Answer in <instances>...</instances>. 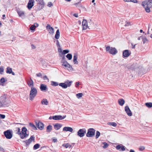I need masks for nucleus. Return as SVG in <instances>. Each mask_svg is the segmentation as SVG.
<instances>
[{
  "label": "nucleus",
  "instance_id": "1",
  "mask_svg": "<svg viewBox=\"0 0 152 152\" xmlns=\"http://www.w3.org/2000/svg\"><path fill=\"white\" fill-rule=\"evenodd\" d=\"M142 5L147 12H150V9L152 7V0H146L142 3Z\"/></svg>",
  "mask_w": 152,
  "mask_h": 152
},
{
  "label": "nucleus",
  "instance_id": "2",
  "mask_svg": "<svg viewBox=\"0 0 152 152\" xmlns=\"http://www.w3.org/2000/svg\"><path fill=\"white\" fill-rule=\"evenodd\" d=\"M37 94V89L34 87H31V89L30 91L29 99L32 100L36 96Z\"/></svg>",
  "mask_w": 152,
  "mask_h": 152
},
{
  "label": "nucleus",
  "instance_id": "3",
  "mask_svg": "<svg viewBox=\"0 0 152 152\" xmlns=\"http://www.w3.org/2000/svg\"><path fill=\"white\" fill-rule=\"evenodd\" d=\"M106 51L111 54L114 55L118 53L117 49L114 47H110V46H107L106 48Z\"/></svg>",
  "mask_w": 152,
  "mask_h": 152
},
{
  "label": "nucleus",
  "instance_id": "4",
  "mask_svg": "<svg viewBox=\"0 0 152 152\" xmlns=\"http://www.w3.org/2000/svg\"><path fill=\"white\" fill-rule=\"evenodd\" d=\"M21 132L20 133V136L21 139H23L25 137H27L28 136V134L26 133L27 129L25 127H24L22 129Z\"/></svg>",
  "mask_w": 152,
  "mask_h": 152
},
{
  "label": "nucleus",
  "instance_id": "5",
  "mask_svg": "<svg viewBox=\"0 0 152 152\" xmlns=\"http://www.w3.org/2000/svg\"><path fill=\"white\" fill-rule=\"evenodd\" d=\"M38 2L37 6V10H40L42 9L45 5V3L43 0H36Z\"/></svg>",
  "mask_w": 152,
  "mask_h": 152
},
{
  "label": "nucleus",
  "instance_id": "6",
  "mask_svg": "<svg viewBox=\"0 0 152 152\" xmlns=\"http://www.w3.org/2000/svg\"><path fill=\"white\" fill-rule=\"evenodd\" d=\"M72 82L67 80L64 83H61L59 84V85L64 88H66L67 87H69L71 85Z\"/></svg>",
  "mask_w": 152,
  "mask_h": 152
},
{
  "label": "nucleus",
  "instance_id": "7",
  "mask_svg": "<svg viewBox=\"0 0 152 152\" xmlns=\"http://www.w3.org/2000/svg\"><path fill=\"white\" fill-rule=\"evenodd\" d=\"M4 134L5 137L7 139H10L12 137V130H7L4 132Z\"/></svg>",
  "mask_w": 152,
  "mask_h": 152
},
{
  "label": "nucleus",
  "instance_id": "8",
  "mask_svg": "<svg viewBox=\"0 0 152 152\" xmlns=\"http://www.w3.org/2000/svg\"><path fill=\"white\" fill-rule=\"evenodd\" d=\"M95 130L93 128H89L88 129L86 136L88 137H93L95 135Z\"/></svg>",
  "mask_w": 152,
  "mask_h": 152
},
{
  "label": "nucleus",
  "instance_id": "9",
  "mask_svg": "<svg viewBox=\"0 0 152 152\" xmlns=\"http://www.w3.org/2000/svg\"><path fill=\"white\" fill-rule=\"evenodd\" d=\"M1 103L2 104V107L8 106L10 102H7L6 97L5 96H3L1 97Z\"/></svg>",
  "mask_w": 152,
  "mask_h": 152
},
{
  "label": "nucleus",
  "instance_id": "10",
  "mask_svg": "<svg viewBox=\"0 0 152 152\" xmlns=\"http://www.w3.org/2000/svg\"><path fill=\"white\" fill-rule=\"evenodd\" d=\"M86 133V130L85 128L80 129L77 132V136L80 137H83Z\"/></svg>",
  "mask_w": 152,
  "mask_h": 152
},
{
  "label": "nucleus",
  "instance_id": "11",
  "mask_svg": "<svg viewBox=\"0 0 152 152\" xmlns=\"http://www.w3.org/2000/svg\"><path fill=\"white\" fill-rule=\"evenodd\" d=\"M35 140V137L34 136H31L29 139L23 141V142H25L26 144V147H28L29 145L32 142V141H34Z\"/></svg>",
  "mask_w": 152,
  "mask_h": 152
},
{
  "label": "nucleus",
  "instance_id": "12",
  "mask_svg": "<svg viewBox=\"0 0 152 152\" xmlns=\"http://www.w3.org/2000/svg\"><path fill=\"white\" fill-rule=\"evenodd\" d=\"M35 124L37 128L40 130L44 129V124L40 121H35Z\"/></svg>",
  "mask_w": 152,
  "mask_h": 152
},
{
  "label": "nucleus",
  "instance_id": "13",
  "mask_svg": "<svg viewBox=\"0 0 152 152\" xmlns=\"http://www.w3.org/2000/svg\"><path fill=\"white\" fill-rule=\"evenodd\" d=\"M66 117V115H63V116L61 115H56L53 116L52 118L53 120H62L65 118Z\"/></svg>",
  "mask_w": 152,
  "mask_h": 152
},
{
  "label": "nucleus",
  "instance_id": "14",
  "mask_svg": "<svg viewBox=\"0 0 152 152\" xmlns=\"http://www.w3.org/2000/svg\"><path fill=\"white\" fill-rule=\"evenodd\" d=\"M34 0H29L27 7L29 10L31 9L34 5Z\"/></svg>",
  "mask_w": 152,
  "mask_h": 152
},
{
  "label": "nucleus",
  "instance_id": "15",
  "mask_svg": "<svg viewBox=\"0 0 152 152\" xmlns=\"http://www.w3.org/2000/svg\"><path fill=\"white\" fill-rule=\"evenodd\" d=\"M47 29L49 31V33L51 34H53L54 33V28L51 27L50 24H48L46 27Z\"/></svg>",
  "mask_w": 152,
  "mask_h": 152
},
{
  "label": "nucleus",
  "instance_id": "16",
  "mask_svg": "<svg viewBox=\"0 0 152 152\" xmlns=\"http://www.w3.org/2000/svg\"><path fill=\"white\" fill-rule=\"evenodd\" d=\"M131 54V52L128 50H124L123 53V57H128Z\"/></svg>",
  "mask_w": 152,
  "mask_h": 152
},
{
  "label": "nucleus",
  "instance_id": "17",
  "mask_svg": "<svg viewBox=\"0 0 152 152\" xmlns=\"http://www.w3.org/2000/svg\"><path fill=\"white\" fill-rule=\"evenodd\" d=\"M82 25L83 26V30H85L87 28V27H89V26H88L87 21L86 20L84 19L83 20Z\"/></svg>",
  "mask_w": 152,
  "mask_h": 152
},
{
  "label": "nucleus",
  "instance_id": "18",
  "mask_svg": "<svg viewBox=\"0 0 152 152\" xmlns=\"http://www.w3.org/2000/svg\"><path fill=\"white\" fill-rule=\"evenodd\" d=\"M125 110L128 116H130L132 115V113L128 106H126L125 107Z\"/></svg>",
  "mask_w": 152,
  "mask_h": 152
},
{
  "label": "nucleus",
  "instance_id": "19",
  "mask_svg": "<svg viewBox=\"0 0 152 152\" xmlns=\"http://www.w3.org/2000/svg\"><path fill=\"white\" fill-rule=\"evenodd\" d=\"M78 54L77 53H75L74 54V56H73V61L74 64H78V62L77 61V58Z\"/></svg>",
  "mask_w": 152,
  "mask_h": 152
},
{
  "label": "nucleus",
  "instance_id": "20",
  "mask_svg": "<svg viewBox=\"0 0 152 152\" xmlns=\"http://www.w3.org/2000/svg\"><path fill=\"white\" fill-rule=\"evenodd\" d=\"M118 145L116 146V148L117 150H120V151H124L125 150V147L122 145Z\"/></svg>",
  "mask_w": 152,
  "mask_h": 152
},
{
  "label": "nucleus",
  "instance_id": "21",
  "mask_svg": "<svg viewBox=\"0 0 152 152\" xmlns=\"http://www.w3.org/2000/svg\"><path fill=\"white\" fill-rule=\"evenodd\" d=\"M39 25L37 23H34L33 25H31L29 29L32 31H34L36 28Z\"/></svg>",
  "mask_w": 152,
  "mask_h": 152
},
{
  "label": "nucleus",
  "instance_id": "22",
  "mask_svg": "<svg viewBox=\"0 0 152 152\" xmlns=\"http://www.w3.org/2000/svg\"><path fill=\"white\" fill-rule=\"evenodd\" d=\"M27 84L29 87H33L34 82L31 78H30V80L27 81Z\"/></svg>",
  "mask_w": 152,
  "mask_h": 152
},
{
  "label": "nucleus",
  "instance_id": "23",
  "mask_svg": "<svg viewBox=\"0 0 152 152\" xmlns=\"http://www.w3.org/2000/svg\"><path fill=\"white\" fill-rule=\"evenodd\" d=\"M63 131H69L72 132L73 131V129L72 128L69 127H65L63 129Z\"/></svg>",
  "mask_w": 152,
  "mask_h": 152
},
{
  "label": "nucleus",
  "instance_id": "24",
  "mask_svg": "<svg viewBox=\"0 0 152 152\" xmlns=\"http://www.w3.org/2000/svg\"><path fill=\"white\" fill-rule=\"evenodd\" d=\"M62 126V125L59 124H56L54 125V127L55 129L58 130L60 129Z\"/></svg>",
  "mask_w": 152,
  "mask_h": 152
},
{
  "label": "nucleus",
  "instance_id": "25",
  "mask_svg": "<svg viewBox=\"0 0 152 152\" xmlns=\"http://www.w3.org/2000/svg\"><path fill=\"white\" fill-rule=\"evenodd\" d=\"M40 88L41 91H43L47 89V86L44 84H41L40 86Z\"/></svg>",
  "mask_w": 152,
  "mask_h": 152
},
{
  "label": "nucleus",
  "instance_id": "26",
  "mask_svg": "<svg viewBox=\"0 0 152 152\" xmlns=\"http://www.w3.org/2000/svg\"><path fill=\"white\" fill-rule=\"evenodd\" d=\"M118 104L121 106H122L125 103V101L123 99H119L118 100Z\"/></svg>",
  "mask_w": 152,
  "mask_h": 152
},
{
  "label": "nucleus",
  "instance_id": "27",
  "mask_svg": "<svg viewBox=\"0 0 152 152\" xmlns=\"http://www.w3.org/2000/svg\"><path fill=\"white\" fill-rule=\"evenodd\" d=\"M7 80H5L4 77H2L0 80V85L3 86L4 83H5Z\"/></svg>",
  "mask_w": 152,
  "mask_h": 152
},
{
  "label": "nucleus",
  "instance_id": "28",
  "mask_svg": "<svg viewBox=\"0 0 152 152\" xmlns=\"http://www.w3.org/2000/svg\"><path fill=\"white\" fill-rule=\"evenodd\" d=\"M60 37V32L59 29H58L56 31L55 38L56 39H58Z\"/></svg>",
  "mask_w": 152,
  "mask_h": 152
},
{
  "label": "nucleus",
  "instance_id": "29",
  "mask_svg": "<svg viewBox=\"0 0 152 152\" xmlns=\"http://www.w3.org/2000/svg\"><path fill=\"white\" fill-rule=\"evenodd\" d=\"M41 104H45V105H47L48 104V102L47 100L45 99H43L41 102Z\"/></svg>",
  "mask_w": 152,
  "mask_h": 152
},
{
  "label": "nucleus",
  "instance_id": "30",
  "mask_svg": "<svg viewBox=\"0 0 152 152\" xmlns=\"http://www.w3.org/2000/svg\"><path fill=\"white\" fill-rule=\"evenodd\" d=\"M52 129V126L51 125H49L47 127L46 131L47 132H50Z\"/></svg>",
  "mask_w": 152,
  "mask_h": 152
},
{
  "label": "nucleus",
  "instance_id": "31",
  "mask_svg": "<svg viewBox=\"0 0 152 152\" xmlns=\"http://www.w3.org/2000/svg\"><path fill=\"white\" fill-rule=\"evenodd\" d=\"M12 68H10L9 67H7L6 71L7 73L10 74L11 73H12Z\"/></svg>",
  "mask_w": 152,
  "mask_h": 152
},
{
  "label": "nucleus",
  "instance_id": "32",
  "mask_svg": "<svg viewBox=\"0 0 152 152\" xmlns=\"http://www.w3.org/2000/svg\"><path fill=\"white\" fill-rule=\"evenodd\" d=\"M62 146L65 147L66 148H67L68 147L70 148L72 146L71 145H70L69 143L63 144L62 145Z\"/></svg>",
  "mask_w": 152,
  "mask_h": 152
},
{
  "label": "nucleus",
  "instance_id": "33",
  "mask_svg": "<svg viewBox=\"0 0 152 152\" xmlns=\"http://www.w3.org/2000/svg\"><path fill=\"white\" fill-rule=\"evenodd\" d=\"M145 106L148 108H151L152 107V103L147 102L145 104Z\"/></svg>",
  "mask_w": 152,
  "mask_h": 152
},
{
  "label": "nucleus",
  "instance_id": "34",
  "mask_svg": "<svg viewBox=\"0 0 152 152\" xmlns=\"http://www.w3.org/2000/svg\"><path fill=\"white\" fill-rule=\"evenodd\" d=\"M40 145L39 144H36L34 145L33 147V149L34 150H36L38 148L40 147Z\"/></svg>",
  "mask_w": 152,
  "mask_h": 152
},
{
  "label": "nucleus",
  "instance_id": "35",
  "mask_svg": "<svg viewBox=\"0 0 152 152\" xmlns=\"http://www.w3.org/2000/svg\"><path fill=\"white\" fill-rule=\"evenodd\" d=\"M51 85L53 86H56L59 85V84L57 82L52 81L51 82Z\"/></svg>",
  "mask_w": 152,
  "mask_h": 152
},
{
  "label": "nucleus",
  "instance_id": "36",
  "mask_svg": "<svg viewBox=\"0 0 152 152\" xmlns=\"http://www.w3.org/2000/svg\"><path fill=\"white\" fill-rule=\"evenodd\" d=\"M29 126L31 127L32 129L34 130H36L37 129L36 126L34 125L31 123H29Z\"/></svg>",
  "mask_w": 152,
  "mask_h": 152
},
{
  "label": "nucleus",
  "instance_id": "37",
  "mask_svg": "<svg viewBox=\"0 0 152 152\" xmlns=\"http://www.w3.org/2000/svg\"><path fill=\"white\" fill-rule=\"evenodd\" d=\"M142 40L143 44H145L146 42H148V40L146 37H142Z\"/></svg>",
  "mask_w": 152,
  "mask_h": 152
},
{
  "label": "nucleus",
  "instance_id": "38",
  "mask_svg": "<svg viewBox=\"0 0 152 152\" xmlns=\"http://www.w3.org/2000/svg\"><path fill=\"white\" fill-rule=\"evenodd\" d=\"M17 12L20 17H21L24 15V12L23 11H17Z\"/></svg>",
  "mask_w": 152,
  "mask_h": 152
},
{
  "label": "nucleus",
  "instance_id": "39",
  "mask_svg": "<svg viewBox=\"0 0 152 152\" xmlns=\"http://www.w3.org/2000/svg\"><path fill=\"white\" fill-rule=\"evenodd\" d=\"M66 58L69 60H70L72 58V55L71 54L68 53L66 56Z\"/></svg>",
  "mask_w": 152,
  "mask_h": 152
},
{
  "label": "nucleus",
  "instance_id": "40",
  "mask_svg": "<svg viewBox=\"0 0 152 152\" xmlns=\"http://www.w3.org/2000/svg\"><path fill=\"white\" fill-rule=\"evenodd\" d=\"M68 63L67 62V61H66L64 60L63 62H62V65L63 66H64L66 68V66H67Z\"/></svg>",
  "mask_w": 152,
  "mask_h": 152
},
{
  "label": "nucleus",
  "instance_id": "41",
  "mask_svg": "<svg viewBox=\"0 0 152 152\" xmlns=\"http://www.w3.org/2000/svg\"><path fill=\"white\" fill-rule=\"evenodd\" d=\"M79 1L77 3H75L73 4V5L75 6L76 7H81V1L80 0H79Z\"/></svg>",
  "mask_w": 152,
  "mask_h": 152
},
{
  "label": "nucleus",
  "instance_id": "42",
  "mask_svg": "<svg viewBox=\"0 0 152 152\" xmlns=\"http://www.w3.org/2000/svg\"><path fill=\"white\" fill-rule=\"evenodd\" d=\"M108 124L114 127H116L117 125V124L115 122H109V123Z\"/></svg>",
  "mask_w": 152,
  "mask_h": 152
},
{
  "label": "nucleus",
  "instance_id": "43",
  "mask_svg": "<svg viewBox=\"0 0 152 152\" xmlns=\"http://www.w3.org/2000/svg\"><path fill=\"white\" fill-rule=\"evenodd\" d=\"M103 144L104 145L102 147L104 148H107L109 146V145L106 142H103Z\"/></svg>",
  "mask_w": 152,
  "mask_h": 152
},
{
  "label": "nucleus",
  "instance_id": "44",
  "mask_svg": "<svg viewBox=\"0 0 152 152\" xmlns=\"http://www.w3.org/2000/svg\"><path fill=\"white\" fill-rule=\"evenodd\" d=\"M16 131H17V132H16V134H18L19 135L20 134V133L21 132V131H20V129L19 127H16Z\"/></svg>",
  "mask_w": 152,
  "mask_h": 152
},
{
  "label": "nucleus",
  "instance_id": "45",
  "mask_svg": "<svg viewBox=\"0 0 152 152\" xmlns=\"http://www.w3.org/2000/svg\"><path fill=\"white\" fill-rule=\"evenodd\" d=\"M4 69L3 66H0V74H3V72H4Z\"/></svg>",
  "mask_w": 152,
  "mask_h": 152
},
{
  "label": "nucleus",
  "instance_id": "46",
  "mask_svg": "<svg viewBox=\"0 0 152 152\" xmlns=\"http://www.w3.org/2000/svg\"><path fill=\"white\" fill-rule=\"evenodd\" d=\"M69 51L68 50H63L62 52V54H67L69 52Z\"/></svg>",
  "mask_w": 152,
  "mask_h": 152
},
{
  "label": "nucleus",
  "instance_id": "47",
  "mask_svg": "<svg viewBox=\"0 0 152 152\" xmlns=\"http://www.w3.org/2000/svg\"><path fill=\"white\" fill-rule=\"evenodd\" d=\"M100 133L98 131H96V138H98L100 135Z\"/></svg>",
  "mask_w": 152,
  "mask_h": 152
},
{
  "label": "nucleus",
  "instance_id": "48",
  "mask_svg": "<svg viewBox=\"0 0 152 152\" xmlns=\"http://www.w3.org/2000/svg\"><path fill=\"white\" fill-rule=\"evenodd\" d=\"M67 65V66H66V67L69 68L68 69L69 70H72V66L69 63H68V64Z\"/></svg>",
  "mask_w": 152,
  "mask_h": 152
},
{
  "label": "nucleus",
  "instance_id": "49",
  "mask_svg": "<svg viewBox=\"0 0 152 152\" xmlns=\"http://www.w3.org/2000/svg\"><path fill=\"white\" fill-rule=\"evenodd\" d=\"M83 95V94L82 93H78L76 94V96L78 98L81 97Z\"/></svg>",
  "mask_w": 152,
  "mask_h": 152
},
{
  "label": "nucleus",
  "instance_id": "50",
  "mask_svg": "<svg viewBox=\"0 0 152 152\" xmlns=\"http://www.w3.org/2000/svg\"><path fill=\"white\" fill-rule=\"evenodd\" d=\"M145 149V147L143 146H141L140 147L139 150L140 151H142Z\"/></svg>",
  "mask_w": 152,
  "mask_h": 152
},
{
  "label": "nucleus",
  "instance_id": "51",
  "mask_svg": "<svg viewBox=\"0 0 152 152\" xmlns=\"http://www.w3.org/2000/svg\"><path fill=\"white\" fill-rule=\"evenodd\" d=\"M53 5V4L51 2H48V7H51V6H52Z\"/></svg>",
  "mask_w": 152,
  "mask_h": 152
},
{
  "label": "nucleus",
  "instance_id": "52",
  "mask_svg": "<svg viewBox=\"0 0 152 152\" xmlns=\"http://www.w3.org/2000/svg\"><path fill=\"white\" fill-rule=\"evenodd\" d=\"M5 117V115H4L0 114V118H1L4 119Z\"/></svg>",
  "mask_w": 152,
  "mask_h": 152
},
{
  "label": "nucleus",
  "instance_id": "53",
  "mask_svg": "<svg viewBox=\"0 0 152 152\" xmlns=\"http://www.w3.org/2000/svg\"><path fill=\"white\" fill-rule=\"evenodd\" d=\"M56 42H57L56 45H57V47L58 48H60L61 46L60 45L58 41V40H57Z\"/></svg>",
  "mask_w": 152,
  "mask_h": 152
},
{
  "label": "nucleus",
  "instance_id": "54",
  "mask_svg": "<svg viewBox=\"0 0 152 152\" xmlns=\"http://www.w3.org/2000/svg\"><path fill=\"white\" fill-rule=\"evenodd\" d=\"M0 151L2 152H5L4 149L0 145Z\"/></svg>",
  "mask_w": 152,
  "mask_h": 152
},
{
  "label": "nucleus",
  "instance_id": "55",
  "mask_svg": "<svg viewBox=\"0 0 152 152\" xmlns=\"http://www.w3.org/2000/svg\"><path fill=\"white\" fill-rule=\"evenodd\" d=\"M43 79L45 80H48V81H49V79L47 77L46 75H45L43 77Z\"/></svg>",
  "mask_w": 152,
  "mask_h": 152
},
{
  "label": "nucleus",
  "instance_id": "56",
  "mask_svg": "<svg viewBox=\"0 0 152 152\" xmlns=\"http://www.w3.org/2000/svg\"><path fill=\"white\" fill-rule=\"evenodd\" d=\"M36 75L37 77H40L42 76V74L41 73H38Z\"/></svg>",
  "mask_w": 152,
  "mask_h": 152
},
{
  "label": "nucleus",
  "instance_id": "57",
  "mask_svg": "<svg viewBox=\"0 0 152 152\" xmlns=\"http://www.w3.org/2000/svg\"><path fill=\"white\" fill-rule=\"evenodd\" d=\"M130 2H132L134 3H137V0H130Z\"/></svg>",
  "mask_w": 152,
  "mask_h": 152
},
{
  "label": "nucleus",
  "instance_id": "58",
  "mask_svg": "<svg viewBox=\"0 0 152 152\" xmlns=\"http://www.w3.org/2000/svg\"><path fill=\"white\" fill-rule=\"evenodd\" d=\"M58 48V51L59 52L61 53H62V49L60 48Z\"/></svg>",
  "mask_w": 152,
  "mask_h": 152
},
{
  "label": "nucleus",
  "instance_id": "59",
  "mask_svg": "<svg viewBox=\"0 0 152 152\" xmlns=\"http://www.w3.org/2000/svg\"><path fill=\"white\" fill-rule=\"evenodd\" d=\"M131 45H132V48L134 49L135 48V45H136V44L134 45L132 43H131Z\"/></svg>",
  "mask_w": 152,
  "mask_h": 152
},
{
  "label": "nucleus",
  "instance_id": "60",
  "mask_svg": "<svg viewBox=\"0 0 152 152\" xmlns=\"http://www.w3.org/2000/svg\"><path fill=\"white\" fill-rule=\"evenodd\" d=\"M53 139L52 140L54 142H56L57 141V139L56 138H55V139L54 138L53 139Z\"/></svg>",
  "mask_w": 152,
  "mask_h": 152
},
{
  "label": "nucleus",
  "instance_id": "61",
  "mask_svg": "<svg viewBox=\"0 0 152 152\" xmlns=\"http://www.w3.org/2000/svg\"><path fill=\"white\" fill-rule=\"evenodd\" d=\"M31 48H32V49H34L36 48V47L35 46H34V45H31Z\"/></svg>",
  "mask_w": 152,
  "mask_h": 152
},
{
  "label": "nucleus",
  "instance_id": "62",
  "mask_svg": "<svg viewBox=\"0 0 152 152\" xmlns=\"http://www.w3.org/2000/svg\"><path fill=\"white\" fill-rule=\"evenodd\" d=\"M61 57L62 58V61L64 60L65 58V56L64 55H63L62 56H61Z\"/></svg>",
  "mask_w": 152,
  "mask_h": 152
},
{
  "label": "nucleus",
  "instance_id": "63",
  "mask_svg": "<svg viewBox=\"0 0 152 152\" xmlns=\"http://www.w3.org/2000/svg\"><path fill=\"white\" fill-rule=\"evenodd\" d=\"M126 23L127 25V26L131 25V23L130 22H126Z\"/></svg>",
  "mask_w": 152,
  "mask_h": 152
},
{
  "label": "nucleus",
  "instance_id": "64",
  "mask_svg": "<svg viewBox=\"0 0 152 152\" xmlns=\"http://www.w3.org/2000/svg\"><path fill=\"white\" fill-rule=\"evenodd\" d=\"M73 15L76 18L78 17V14L77 13H75Z\"/></svg>",
  "mask_w": 152,
  "mask_h": 152
}]
</instances>
